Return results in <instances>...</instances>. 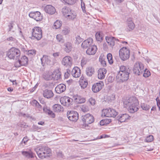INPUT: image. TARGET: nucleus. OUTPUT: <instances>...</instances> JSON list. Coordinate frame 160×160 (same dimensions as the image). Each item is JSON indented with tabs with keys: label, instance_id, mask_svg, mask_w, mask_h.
<instances>
[{
	"label": "nucleus",
	"instance_id": "nucleus-1",
	"mask_svg": "<svg viewBox=\"0 0 160 160\" xmlns=\"http://www.w3.org/2000/svg\"><path fill=\"white\" fill-rule=\"evenodd\" d=\"M34 150L39 157L41 159L49 157L51 153V149L45 146L38 147L34 148Z\"/></svg>",
	"mask_w": 160,
	"mask_h": 160
},
{
	"label": "nucleus",
	"instance_id": "nucleus-2",
	"mask_svg": "<svg viewBox=\"0 0 160 160\" xmlns=\"http://www.w3.org/2000/svg\"><path fill=\"white\" fill-rule=\"evenodd\" d=\"M63 15L67 19L73 20L76 17L75 12L72 11L70 8L67 7H63L62 11Z\"/></svg>",
	"mask_w": 160,
	"mask_h": 160
},
{
	"label": "nucleus",
	"instance_id": "nucleus-3",
	"mask_svg": "<svg viewBox=\"0 0 160 160\" xmlns=\"http://www.w3.org/2000/svg\"><path fill=\"white\" fill-rule=\"evenodd\" d=\"M20 55V51L18 49L12 48L7 53V56L10 59H17Z\"/></svg>",
	"mask_w": 160,
	"mask_h": 160
},
{
	"label": "nucleus",
	"instance_id": "nucleus-4",
	"mask_svg": "<svg viewBox=\"0 0 160 160\" xmlns=\"http://www.w3.org/2000/svg\"><path fill=\"white\" fill-rule=\"evenodd\" d=\"M41 64L44 66L46 64L49 65H53L56 62L55 58L46 55H43L41 58Z\"/></svg>",
	"mask_w": 160,
	"mask_h": 160
},
{
	"label": "nucleus",
	"instance_id": "nucleus-5",
	"mask_svg": "<svg viewBox=\"0 0 160 160\" xmlns=\"http://www.w3.org/2000/svg\"><path fill=\"white\" fill-rule=\"evenodd\" d=\"M119 55L120 58L123 61L128 59L130 57V51L126 47H123L119 51Z\"/></svg>",
	"mask_w": 160,
	"mask_h": 160
},
{
	"label": "nucleus",
	"instance_id": "nucleus-6",
	"mask_svg": "<svg viewBox=\"0 0 160 160\" xmlns=\"http://www.w3.org/2000/svg\"><path fill=\"white\" fill-rule=\"evenodd\" d=\"M144 70L143 64L141 62H136L133 68V72L136 75H139L142 73Z\"/></svg>",
	"mask_w": 160,
	"mask_h": 160
},
{
	"label": "nucleus",
	"instance_id": "nucleus-7",
	"mask_svg": "<svg viewBox=\"0 0 160 160\" xmlns=\"http://www.w3.org/2000/svg\"><path fill=\"white\" fill-rule=\"evenodd\" d=\"M32 37L38 40H40L42 37L41 29L38 27H34L32 30Z\"/></svg>",
	"mask_w": 160,
	"mask_h": 160
},
{
	"label": "nucleus",
	"instance_id": "nucleus-8",
	"mask_svg": "<svg viewBox=\"0 0 160 160\" xmlns=\"http://www.w3.org/2000/svg\"><path fill=\"white\" fill-rule=\"evenodd\" d=\"M118 112L115 109L109 108L103 109L102 115L108 117H115L118 114Z\"/></svg>",
	"mask_w": 160,
	"mask_h": 160
},
{
	"label": "nucleus",
	"instance_id": "nucleus-9",
	"mask_svg": "<svg viewBox=\"0 0 160 160\" xmlns=\"http://www.w3.org/2000/svg\"><path fill=\"white\" fill-rule=\"evenodd\" d=\"M82 120L85 127L88 126V124L92 123L94 120L93 116L89 113L82 116Z\"/></svg>",
	"mask_w": 160,
	"mask_h": 160
},
{
	"label": "nucleus",
	"instance_id": "nucleus-10",
	"mask_svg": "<svg viewBox=\"0 0 160 160\" xmlns=\"http://www.w3.org/2000/svg\"><path fill=\"white\" fill-rule=\"evenodd\" d=\"M130 72H118L116 78L118 81L119 82H123L127 81L129 78Z\"/></svg>",
	"mask_w": 160,
	"mask_h": 160
},
{
	"label": "nucleus",
	"instance_id": "nucleus-11",
	"mask_svg": "<svg viewBox=\"0 0 160 160\" xmlns=\"http://www.w3.org/2000/svg\"><path fill=\"white\" fill-rule=\"evenodd\" d=\"M138 102V100L136 98L132 97L125 100L123 101V104L125 107L128 108L130 106L134 104L137 103Z\"/></svg>",
	"mask_w": 160,
	"mask_h": 160
},
{
	"label": "nucleus",
	"instance_id": "nucleus-12",
	"mask_svg": "<svg viewBox=\"0 0 160 160\" xmlns=\"http://www.w3.org/2000/svg\"><path fill=\"white\" fill-rule=\"evenodd\" d=\"M67 116L69 120L74 122L77 121L78 118V113L76 111H68Z\"/></svg>",
	"mask_w": 160,
	"mask_h": 160
},
{
	"label": "nucleus",
	"instance_id": "nucleus-13",
	"mask_svg": "<svg viewBox=\"0 0 160 160\" xmlns=\"http://www.w3.org/2000/svg\"><path fill=\"white\" fill-rule=\"evenodd\" d=\"M72 58L69 56H67L63 58L62 61V64L66 67H70L72 64Z\"/></svg>",
	"mask_w": 160,
	"mask_h": 160
},
{
	"label": "nucleus",
	"instance_id": "nucleus-14",
	"mask_svg": "<svg viewBox=\"0 0 160 160\" xmlns=\"http://www.w3.org/2000/svg\"><path fill=\"white\" fill-rule=\"evenodd\" d=\"M72 101V98L71 99L68 97L64 96L60 99V102L62 104L67 107L69 106Z\"/></svg>",
	"mask_w": 160,
	"mask_h": 160
},
{
	"label": "nucleus",
	"instance_id": "nucleus-15",
	"mask_svg": "<svg viewBox=\"0 0 160 160\" xmlns=\"http://www.w3.org/2000/svg\"><path fill=\"white\" fill-rule=\"evenodd\" d=\"M29 16L30 17L33 18L37 21H40L42 19V16L38 11L31 12L29 14Z\"/></svg>",
	"mask_w": 160,
	"mask_h": 160
},
{
	"label": "nucleus",
	"instance_id": "nucleus-16",
	"mask_svg": "<svg viewBox=\"0 0 160 160\" xmlns=\"http://www.w3.org/2000/svg\"><path fill=\"white\" fill-rule=\"evenodd\" d=\"M28 62V58L25 56H22L16 63L15 67H20L21 66H25Z\"/></svg>",
	"mask_w": 160,
	"mask_h": 160
},
{
	"label": "nucleus",
	"instance_id": "nucleus-17",
	"mask_svg": "<svg viewBox=\"0 0 160 160\" xmlns=\"http://www.w3.org/2000/svg\"><path fill=\"white\" fill-rule=\"evenodd\" d=\"M103 85L102 82H100L94 84L92 87V91L95 93L98 92L102 89Z\"/></svg>",
	"mask_w": 160,
	"mask_h": 160
},
{
	"label": "nucleus",
	"instance_id": "nucleus-18",
	"mask_svg": "<svg viewBox=\"0 0 160 160\" xmlns=\"http://www.w3.org/2000/svg\"><path fill=\"white\" fill-rule=\"evenodd\" d=\"M93 40L91 38H89L84 40L82 43V47L86 49L92 45Z\"/></svg>",
	"mask_w": 160,
	"mask_h": 160
},
{
	"label": "nucleus",
	"instance_id": "nucleus-19",
	"mask_svg": "<svg viewBox=\"0 0 160 160\" xmlns=\"http://www.w3.org/2000/svg\"><path fill=\"white\" fill-rule=\"evenodd\" d=\"M105 38L108 45L112 48L115 45L116 42L118 41V39L112 37H106Z\"/></svg>",
	"mask_w": 160,
	"mask_h": 160
},
{
	"label": "nucleus",
	"instance_id": "nucleus-20",
	"mask_svg": "<svg viewBox=\"0 0 160 160\" xmlns=\"http://www.w3.org/2000/svg\"><path fill=\"white\" fill-rule=\"evenodd\" d=\"M97 50V48L96 46L92 45L88 48L86 51V53L89 55H94L96 53Z\"/></svg>",
	"mask_w": 160,
	"mask_h": 160
},
{
	"label": "nucleus",
	"instance_id": "nucleus-21",
	"mask_svg": "<svg viewBox=\"0 0 160 160\" xmlns=\"http://www.w3.org/2000/svg\"><path fill=\"white\" fill-rule=\"evenodd\" d=\"M72 99L75 102L78 103H84L86 101L85 98L77 94L74 95L72 97Z\"/></svg>",
	"mask_w": 160,
	"mask_h": 160
},
{
	"label": "nucleus",
	"instance_id": "nucleus-22",
	"mask_svg": "<svg viewBox=\"0 0 160 160\" xmlns=\"http://www.w3.org/2000/svg\"><path fill=\"white\" fill-rule=\"evenodd\" d=\"M98 78L99 79H103L105 77L107 72L106 69L104 68H100L98 70Z\"/></svg>",
	"mask_w": 160,
	"mask_h": 160
},
{
	"label": "nucleus",
	"instance_id": "nucleus-23",
	"mask_svg": "<svg viewBox=\"0 0 160 160\" xmlns=\"http://www.w3.org/2000/svg\"><path fill=\"white\" fill-rule=\"evenodd\" d=\"M66 89V86L63 84L58 85L55 88V91L58 93H61L63 92Z\"/></svg>",
	"mask_w": 160,
	"mask_h": 160
},
{
	"label": "nucleus",
	"instance_id": "nucleus-24",
	"mask_svg": "<svg viewBox=\"0 0 160 160\" xmlns=\"http://www.w3.org/2000/svg\"><path fill=\"white\" fill-rule=\"evenodd\" d=\"M81 74L80 69L78 67H74L72 71V76L76 78L79 77Z\"/></svg>",
	"mask_w": 160,
	"mask_h": 160
},
{
	"label": "nucleus",
	"instance_id": "nucleus-25",
	"mask_svg": "<svg viewBox=\"0 0 160 160\" xmlns=\"http://www.w3.org/2000/svg\"><path fill=\"white\" fill-rule=\"evenodd\" d=\"M118 121L121 122H126L130 118V117L127 114H121L118 117Z\"/></svg>",
	"mask_w": 160,
	"mask_h": 160
},
{
	"label": "nucleus",
	"instance_id": "nucleus-26",
	"mask_svg": "<svg viewBox=\"0 0 160 160\" xmlns=\"http://www.w3.org/2000/svg\"><path fill=\"white\" fill-rule=\"evenodd\" d=\"M45 11L46 12L50 14H53L55 12V8L50 5L46 6L45 8Z\"/></svg>",
	"mask_w": 160,
	"mask_h": 160
},
{
	"label": "nucleus",
	"instance_id": "nucleus-27",
	"mask_svg": "<svg viewBox=\"0 0 160 160\" xmlns=\"http://www.w3.org/2000/svg\"><path fill=\"white\" fill-rule=\"evenodd\" d=\"M43 95L44 97L49 98L52 97L54 94L51 90L45 89L43 91Z\"/></svg>",
	"mask_w": 160,
	"mask_h": 160
},
{
	"label": "nucleus",
	"instance_id": "nucleus-28",
	"mask_svg": "<svg viewBox=\"0 0 160 160\" xmlns=\"http://www.w3.org/2000/svg\"><path fill=\"white\" fill-rule=\"evenodd\" d=\"M138 102L137 103L134 104L128 108V111L131 113H133L137 111L138 109Z\"/></svg>",
	"mask_w": 160,
	"mask_h": 160
},
{
	"label": "nucleus",
	"instance_id": "nucleus-29",
	"mask_svg": "<svg viewBox=\"0 0 160 160\" xmlns=\"http://www.w3.org/2000/svg\"><path fill=\"white\" fill-rule=\"evenodd\" d=\"M86 72L87 75L89 76H91L95 72V69L92 67H88L86 68Z\"/></svg>",
	"mask_w": 160,
	"mask_h": 160
},
{
	"label": "nucleus",
	"instance_id": "nucleus-30",
	"mask_svg": "<svg viewBox=\"0 0 160 160\" xmlns=\"http://www.w3.org/2000/svg\"><path fill=\"white\" fill-rule=\"evenodd\" d=\"M31 103L39 111H40L42 110V107L41 105L36 100H33L31 102Z\"/></svg>",
	"mask_w": 160,
	"mask_h": 160
},
{
	"label": "nucleus",
	"instance_id": "nucleus-31",
	"mask_svg": "<svg viewBox=\"0 0 160 160\" xmlns=\"http://www.w3.org/2000/svg\"><path fill=\"white\" fill-rule=\"evenodd\" d=\"M127 24L128 27L129 28V31H131L133 30L135 28V24L131 18H128L127 20Z\"/></svg>",
	"mask_w": 160,
	"mask_h": 160
},
{
	"label": "nucleus",
	"instance_id": "nucleus-32",
	"mask_svg": "<svg viewBox=\"0 0 160 160\" xmlns=\"http://www.w3.org/2000/svg\"><path fill=\"white\" fill-rule=\"evenodd\" d=\"M53 79L58 80L61 78V72L58 69L55 70L52 73Z\"/></svg>",
	"mask_w": 160,
	"mask_h": 160
},
{
	"label": "nucleus",
	"instance_id": "nucleus-33",
	"mask_svg": "<svg viewBox=\"0 0 160 160\" xmlns=\"http://www.w3.org/2000/svg\"><path fill=\"white\" fill-rule=\"evenodd\" d=\"M65 46L64 50L67 52H70L72 49V44L69 42H67L64 44Z\"/></svg>",
	"mask_w": 160,
	"mask_h": 160
},
{
	"label": "nucleus",
	"instance_id": "nucleus-34",
	"mask_svg": "<svg viewBox=\"0 0 160 160\" xmlns=\"http://www.w3.org/2000/svg\"><path fill=\"white\" fill-rule=\"evenodd\" d=\"M22 153L23 156L28 158H32L34 157V154L31 150L22 151Z\"/></svg>",
	"mask_w": 160,
	"mask_h": 160
},
{
	"label": "nucleus",
	"instance_id": "nucleus-35",
	"mask_svg": "<svg viewBox=\"0 0 160 160\" xmlns=\"http://www.w3.org/2000/svg\"><path fill=\"white\" fill-rule=\"evenodd\" d=\"M53 110L55 112H60L63 111V108L60 105L56 104L53 106Z\"/></svg>",
	"mask_w": 160,
	"mask_h": 160
},
{
	"label": "nucleus",
	"instance_id": "nucleus-36",
	"mask_svg": "<svg viewBox=\"0 0 160 160\" xmlns=\"http://www.w3.org/2000/svg\"><path fill=\"white\" fill-rule=\"evenodd\" d=\"M97 41L101 42L103 39L102 33V32H97L95 35Z\"/></svg>",
	"mask_w": 160,
	"mask_h": 160
},
{
	"label": "nucleus",
	"instance_id": "nucleus-37",
	"mask_svg": "<svg viewBox=\"0 0 160 160\" xmlns=\"http://www.w3.org/2000/svg\"><path fill=\"white\" fill-rule=\"evenodd\" d=\"M43 109L45 112L48 113V114L50 115L52 118H54L55 117V115L52 111L47 109L45 107H43Z\"/></svg>",
	"mask_w": 160,
	"mask_h": 160
},
{
	"label": "nucleus",
	"instance_id": "nucleus-38",
	"mask_svg": "<svg viewBox=\"0 0 160 160\" xmlns=\"http://www.w3.org/2000/svg\"><path fill=\"white\" fill-rule=\"evenodd\" d=\"M130 72V70L129 68L123 65L121 66L120 67V71L118 72Z\"/></svg>",
	"mask_w": 160,
	"mask_h": 160
},
{
	"label": "nucleus",
	"instance_id": "nucleus-39",
	"mask_svg": "<svg viewBox=\"0 0 160 160\" xmlns=\"http://www.w3.org/2000/svg\"><path fill=\"white\" fill-rule=\"evenodd\" d=\"M62 22L60 21L57 20L54 24L53 28L57 29L59 28L62 26Z\"/></svg>",
	"mask_w": 160,
	"mask_h": 160
},
{
	"label": "nucleus",
	"instance_id": "nucleus-40",
	"mask_svg": "<svg viewBox=\"0 0 160 160\" xmlns=\"http://www.w3.org/2000/svg\"><path fill=\"white\" fill-rule=\"evenodd\" d=\"M77 0H61V1L63 3L68 4L72 5Z\"/></svg>",
	"mask_w": 160,
	"mask_h": 160
},
{
	"label": "nucleus",
	"instance_id": "nucleus-41",
	"mask_svg": "<svg viewBox=\"0 0 160 160\" xmlns=\"http://www.w3.org/2000/svg\"><path fill=\"white\" fill-rule=\"evenodd\" d=\"M43 77L45 80H52L53 78L52 73L51 75L46 74L43 75Z\"/></svg>",
	"mask_w": 160,
	"mask_h": 160
},
{
	"label": "nucleus",
	"instance_id": "nucleus-42",
	"mask_svg": "<svg viewBox=\"0 0 160 160\" xmlns=\"http://www.w3.org/2000/svg\"><path fill=\"white\" fill-rule=\"evenodd\" d=\"M107 58L109 63L110 64H111L113 63V61L112 58V54L111 53H109L107 54Z\"/></svg>",
	"mask_w": 160,
	"mask_h": 160
},
{
	"label": "nucleus",
	"instance_id": "nucleus-43",
	"mask_svg": "<svg viewBox=\"0 0 160 160\" xmlns=\"http://www.w3.org/2000/svg\"><path fill=\"white\" fill-rule=\"evenodd\" d=\"M56 39L59 42L63 43L64 42V39L62 36L60 34H58L56 36Z\"/></svg>",
	"mask_w": 160,
	"mask_h": 160
},
{
	"label": "nucleus",
	"instance_id": "nucleus-44",
	"mask_svg": "<svg viewBox=\"0 0 160 160\" xmlns=\"http://www.w3.org/2000/svg\"><path fill=\"white\" fill-rule=\"evenodd\" d=\"M81 108V110L84 112H87L89 110V108L85 105H82Z\"/></svg>",
	"mask_w": 160,
	"mask_h": 160
},
{
	"label": "nucleus",
	"instance_id": "nucleus-45",
	"mask_svg": "<svg viewBox=\"0 0 160 160\" xmlns=\"http://www.w3.org/2000/svg\"><path fill=\"white\" fill-rule=\"evenodd\" d=\"M141 107L143 110L145 111H147L150 108V107L149 105L144 103L141 104Z\"/></svg>",
	"mask_w": 160,
	"mask_h": 160
},
{
	"label": "nucleus",
	"instance_id": "nucleus-46",
	"mask_svg": "<svg viewBox=\"0 0 160 160\" xmlns=\"http://www.w3.org/2000/svg\"><path fill=\"white\" fill-rule=\"evenodd\" d=\"M144 72L143 74V77L147 78L148 77L151 75V73L147 69H146L145 70L144 69Z\"/></svg>",
	"mask_w": 160,
	"mask_h": 160
},
{
	"label": "nucleus",
	"instance_id": "nucleus-47",
	"mask_svg": "<svg viewBox=\"0 0 160 160\" xmlns=\"http://www.w3.org/2000/svg\"><path fill=\"white\" fill-rule=\"evenodd\" d=\"M83 39L79 36H77L76 38L75 42L77 44H78L83 41Z\"/></svg>",
	"mask_w": 160,
	"mask_h": 160
},
{
	"label": "nucleus",
	"instance_id": "nucleus-48",
	"mask_svg": "<svg viewBox=\"0 0 160 160\" xmlns=\"http://www.w3.org/2000/svg\"><path fill=\"white\" fill-rule=\"evenodd\" d=\"M88 62V59L84 57H83L81 61V66L82 67L85 65Z\"/></svg>",
	"mask_w": 160,
	"mask_h": 160
},
{
	"label": "nucleus",
	"instance_id": "nucleus-49",
	"mask_svg": "<svg viewBox=\"0 0 160 160\" xmlns=\"http://www.w3.org/2000/svg\"><path fill=\"white\" fill-rule=\"evenodd\" d=\"M80 85L81 86V88L84 89L87 87L88 85V82L87 81H84L83 82H82L80 84Z\"/></svg>",
	"mask_w": 160,
	"mask_h": 160
},
{
	"label": "nucleus",
	"instance_id": "nucleus-50",
	"mask_svg": "<svg viewBox=\"0 0 160 160\" xmlns=\"http://www.w3.org/2000/svg\"><path fill=\"white\" fill-rule=\"evenodd\" d=\"M153 137L152 135H149L148 136L146 139V141L147 142H150L153 141Z\"/></svg>",
	"mask_w": 160,
	"mask_h": 160
},
{
	"label": "nucleus",
	"instance_id": "nucleus-51",
	"mask_svg": "<svg viewBox=\"0 0 160 160\" xmlns=\"http://www.w3.org/2000/svg\"><path fill=\"white\" fill-rule=\"evenodd\" d=\"M69 32V30L68 28H64L62 31V33L64 35L68 34Z\"/></svg>",
	"mask_w": 160,
	"mask_h": 160
},
{
	"label": "nucleus",
	"instance_id": "nucleus-52",
	"mask_svg": "<svg viewBox=\"0 0 160 160\" xmlns=\"http://www.w3.org/2000/svg\"><path fill=\"white\" fill-rule=\"evenodd\" d=\"M36 54V51L34 50H29L28 51V54L30 56L34 55Z\"/></svg>",
	"mask_w": 160,
	"mask_h": 160
},
{
	"label": "nucleus",
	"instance_id": "nucleus-53",
	"mask_svg": "<svg viewBox=\"0 0 160 160\" xmlns=\"http://www.w3.org/2000/svg\"><path fill=\"white\" fill-rule=\"evenodd\" d=\"M90 103L92 105H94L95 104V100L92 98H91L89 100Z\"/></svg>",
	"mask_w": 160,
	"mask_h": 160
},
{
	"label": "nucleus",
	"instance_id": "nucleus-54",
	"mask_svg": "<svg viewBox=\"0 0 160 160\" xmlns=\"http://www.w3.org/2000/svg\"><path fill=\"white\" fill-rule=\"evenodd\" d=\"M99 61L101 62V64L102 65L103 67L106 66V62L104 60H102V59H101L100 58Z\"/></svg>",
	"mask_w": 160,
	"mask_h": 160
},
{
	"label": "nucleus",
	"instance_id": "nucleus-55",
	"mask_svg": "<svg viewBox=\"0 0 160 160\" xmlns=\"http://www.w3.org/2000/svg\"><path fill=\"white\" fill-rule=\"evenodd\" d=\"M70 71L69 70H67L66 72L65 73L64 77L65 78H68L69 76L70 75Z\"/></svg>",
	"mask_w": 160,
	"mask_h": 160
},
{
	"label": "nucleus",
	"instance_id": "nucleus-56",
	"mask_svg": "<svg viewBox=\"0 0 160 160\" xmlns=\"http://www.w3.org/2000/svg\"><path fill=\"white\" fill-rule=\"evenodd\" d=\"M7 40L10 41H15L16 40V39L13 37H10L9 38L7 39Z\"/></svg>",
	"mask_w": 160,
	"mask_h": 160
},
{
	"label": "nucleus",
	"instance_id": "nucleus-57",
	"mask_svg": "<svg viewBox=\"0 0 160 160\" xmlns=\"http://www.w3.org/2000/svg\"><path fill=\"white\" fill-rule=\"evenodd\" d=\"M81 6L82 10L83 12H85V4L84 2H82L81 3Z\"/></svg>",
	"mask_w": 160,
	"mask_h": 160
},
{
	"label": "nucleus",
	"instance_id": "nucleus-58",
	"mask_svg": "<svg viewBox=\"0 0 160 160\" xmlns=\"http://www.w3.org/2000/svg\"><path fill=\"white\" fill-rule=\"evenodd\" d=\"M156 100L157 101V106L159 108V110L160 111V102L158 99V98H157L156 99Z\"/></svg>",
	"mask_w": 160,
	"mask_h": 160
},
{
	"label": "nucleus",
	"instance_id": "nucleus-59",
	"mask_svg": "<svg viewBox=\"0 0 160 160\" xmlns=\"http://www.w3.org/2000/svg\"><path fill=\"white\" fill-rule=\"evenodd\" d=\"M28 140V138L27 137H25L22 140V142L24 143V144L26 143V142H27Z\"/></svg>",
	"mask_w": 160,
	"mask_h": 160
},
{
	"label": "nucleus",
	"instance_id": "nucleus-60",
	"mask_svg": "<svg viewBox=\"0 0 160 160\" xmlns=\"http://www.w3.org/2000/svg\"><path fill=\"white\" fill-rule=\"evenodd\" d=\"M105 121H106V120H102L100 121V124L101 126H103L104 125L105 123L106 122H105Z\"/></svg>",
	"mask_w": 160,
	"mask_h": 160
},
{
	"label": "nucleus",
	"instance_id": "nucleus-61",
	"mask_svg": "<svg viewBox=\"0 0 160 160\" xmlns=\"http://www.w3.org/2000/svg\"><path fill=\"white\" fill-rule=\"evenodd\" d=\"M18 126L24 128L25 126V123L24 122H21L19 123Z\"/></svg>",
	"mask_w": 160,
	"mask_h": 160
},
{
	"label": "nucleus",
	"instance_id": "nucleus-62",
	"mask_svg": "<svg viewBox=\"0 0 160 160\" xmlns=\"http://www.w3.org/2000/svg\"><path fill=\"white\" fill-rule=\"evenodd\" d=\"M114 1L117 3L119 4L123 2L124 0H114Z\"/></svg>",
	"mask_w": 160,
	"mask_h": 160
},
{
	"label": "nucleus",
	"instance_id": "nucleus-63",
	"mask_svg": "<svg viewBox=\"0 0 160 160\" xmlns=\"http://www.w3.org/2000/svg\"><path fill=\"white\" fill-rule=\"evenodd\" d=\"M58 157L63 158V155L62 154V153L61 152H59L58 153Z\"/></svg>",
	"mask_w": 160,
	"mask_h": 160
},
{
	"label": "nucleus",
	"instance_id": "nucleus-64",
	"mask_svg": "<svg viewBox=\"0 0 160 160\" xmlns=\"http://www.w3.org/2000/svg\"><path fill=\"white\" fill-rule=\"evenodd\" d=\"M53 56L54 57L53 58H56L59 56V54L58 52L53 53Z\"/></svg>",
	"mask_w": 160,
	"mask_h": 160
}]
</instances>
